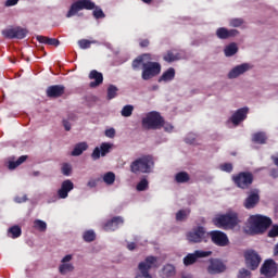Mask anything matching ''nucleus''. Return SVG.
Returning a JSON list of instances; mask_svg holds the SVG:
<instances>
[{
  "label": "nucleus",
  "mask_w": 278,
  "mask_h": 278,
  "mask_svg": "<svg viewBox=\"0 0 278 278\" xmlns=\"http://www.w3.org/2000/svg\"><path fill=\"white\" fill-rule=\"evenodd\" d=\"M271 160H273V162H274L275 166H277V167H278V157H277V156H275V155H271Z\"/></svg>",
  "instance_id": "obj_60"
},
{
  "label": "nucleus",
  "mask_w": 278,
  "mask_h": 278,
  "mask_svg": "<svg viewBox=\"0 0 278 278\" xmlns=\"http://www.w3.org/2000/svg\"><path fill=\"white\" fill-rule=\"evenodd\" d=\"M213 225L218 229H233L238 225V214L227 213L213 218Z\"/></svg>",
  "instance_id": "obj_5"
},
{
  "label": "nucleus",
  "mask_w": 278,
  "mask_h": 278,
  "mask_svg": "<svg viewBox=\"0 0 278 278\" xmlns=\"http://www.w3.org/2000/svg\"><path fill=\"white\" fill-rule=\"evenodd\" d=\"M273 225V219L264 215H252L248 219V226L245 229L247 233L250 236H257L264 233L268 227Z\"/></svg>",
  "instance_id": "obj_2"
},
{
  "label": "nucleus",
  "mask_w": 278,
  "mask_h": 278,
  "mask_svg": "<svg viewBox=\"0 0 278 278\" xmlns=\"http://www.w3.org/2000/svg\"><path fill=\"white\" fill-rule=\"evenodd\" d=\"M75 188V185L71 180H64L61 185V188L58 190L59 199H66L68 197V192Z\"/></svg>",
  "instance_id": "obj_20"
},
{
  "label": "nucleus",
  "mask_w": 278,
  "mask_h": 278,
  "mask_svg": "<svg viewBox=\"0 0 278 278\" xmlns=\"http://www.w3.org/2000/svg\"><path fill=\"white\" fill-rule=\"evenodd\" d=\"M34 228L38 229V231H47V223L42 219H35Z\"/></svg>",
  "instance_id": "obj_43"
},
{
  "label": "nucleus",
  "mask_w": 278,
  "mask_h": 278,
  "mask_svg": "<svg viewBox=\"0 0 278 278\" xmlns=\"http://www.w3.org/2000/svg\"><path fill=\"white\" fill-rule=\"evenodd\" d=\"M111 149H112V146L110 143L108 142L101 143L100 148L96 147L93 149V152L91 153V160L97 162V160H100L101 157H105V155L110 153Z\"/></svg>",
  "instance_id": "obj_16"
},
{
  "label": "nucleus",
  "mask_w": 278,
  "mask_h": 278,
  "mask_svg": "<svg viewBox=\"0 0 278 278\" xmlns=\"http://www.w3.org/2000/svg\"><path fill=\"white\" fill-rule=\"evenodd\" d=\"M71 260H73V255L67 254L62 258V264H67L66 262H71Z\"/></svg>",
  "instance_id": "obj_53"
},
{
  "label": "nucleus",
  "mask_w": 278,
  "mask_h": 278,
  "mask_svg": "<svg viewBox=\"0 0 278 278\" xmlns=\"http://www.w3.org/2000/svg\"><path fill=\"white\" fill-rule=\"evenodd\" d=\"M220 170L224 173H232L233 172V164L231 163H224L219 166Z\"/></svg>",
  "instance_id": "obj_46"
},
{
  "label": "nucleus",
  "mask_w": 278,
  "mask_h": 278,
  "mask_svg": "<svg viewBox=\"0 0 278 278\" xmlns=\"http://www.w3.org/2000/svg\"><path fill=\"white\" fill-rule=\"evenodd\" d=\"M136 188H137L138 192H144V190H149V180H147V178H142L137 184Z\"/></svg>",
  "instance_id": "obj_42"
},
{
  "label": "nucleus",
  "mask_w": 278,
  "mask_h": 278,
  "mask_svg": "<svg viewBox=\"0 0 278 278\" xmlns=\"http://www.w3.org/2000/svg\"><path fill=\"white\" fill-rule=\"evenodd\" d=\"M227 270V266L223 261L219 258H211L210 260V265L207 267V273L210 275H220V273H225Z\"/></svg>",
  "instance_id": "obj_15"
},
{
  "label": "nucleus",
  "mask_w": 278,
  "mask_h": 278,
  "mask_svg": "<svg viewBox=\"0 0 278 278\" xmlns=\"http://www.w3.org/2000/svg\"><path fill=\"white\" fill-rule=\"evenodd\" d=\"M63 126L65 128V131H71V123L68 121L64 119Z\"/></svg>",
  "instance_id": "obj_54"
},
{
  "label": "nucleus",
  "mask_w": 278,
  "mask_h": 278,
  "mask_svg": "<svg viewBox=\"0 0 278 278\" xmlns=\"http://www.w3.org/2000/svg\"><path fill=\"white\" fill-rule=\"evenodd\" d=\"M182 278H192L191 276H182Z\"/></svg>",
  "instance_id": "obj_63"
},
{
  "label": "nucleus",
  "mask_w": 278,
  "mask_h": 278,
  "mask_svg": "<svg viewBox=\"0 0 278 278\" xmlns=\"http://www.w3.org/2000/svg\"><path fill=\"white\" fill-rule=\"evenodd\" d=\"M151 60H153V58L150 53H143L137 56L131 63L132 70L140 71V66H142V64H147V62H151Z\"/></svg>",
  "instance_id": "obj_21"
},
{
  "label": "nucleus",
  "mask_w": 278,
  "mask_h": 278,
  "mask_svg": "<svg viewBox=\"0 0 278 278\" xmlns=\"http://www.w3.org/2000/svg\"><path fill=\"white\" fill-rule=\"evenodd\" d=\"M247 71H251V64L243 63L241 65H237L228 73V78L236 79L237 77H240V75H244Z\"/></svg>",
  "instance_id": "obj_18"
},
{
  "label": "nucleus",
  "mask_w": 278,
  "mask_h": 278,
  "mask_svg": "<svg viewBox=\"0 0 278 278\" xmlns=\"http://www.w3.org/2000/svg\"><path fill=\"white\" fill-rule=\"evenodd\" d=\"M260 203V193L257 192H252L244 201V207L247 210H253L255 205Z\"/></svg>",
  "instance_id": "obj_24"
},
{
  "label": "nucleus",
  "mask_w": 278,
  "mask_h": 278,
  "mask_svg": "<svg viewBox=\"0 0 278 278\" xmlns=\"http://www.w3.org/2000/svg\"><path fill=\"white\" fill-rule=\"evenodd\" d=\"M8 233L10 238L16 239L21 238L23 230L18 226H12L11 228H9Z\"/></svg>",
  "instance_id": "obj_34"
},
{
  "label": "nucleus",
  "mask_w": 278,
  "mask_h": 278,
  "mask_svg": "<svg viewBox=\"0 0 278 278\" xmlns=\"http://www.w3.org/2000/svg\"><path fill=\"white\" fill-rule=\"evenodd\" d=\"M66 87L64 85H52L47 88L46 94L49 99H60L64 94Z\"/></svg>",
  "instance_id": "obj_17"
},
{
  "label": "nucleus",
  "mask_w": 278,
  "mask_h": 278,
  "mask_svg": "<svg viewBox=\"0 0 278 278\" xmlns=\"http://www.w3.org/2000/svg\"><path fill=\"white\" fill-rule=\"evenodd\" d=\"M278 273V266L277 263L273 260H266L264 264L261 267V275H264L265 277H276Z\"/></svg>",
  "instance_id": "obj_13"
},
{
  "label": "nucleus",
  "mask_w": 278,
  "mask_h": 278,
  "mask_svg": "<svg viewBox=\"0 0 278 278\" xmlns=\"http://www.w3.org/2000/svg\"><path fill=\"white\" fill-rule=\"evenodd\" d=\"M18 3V0H7L5 1V7L7 8H12L13 5H16Z\"/></svg>",
  "instance_id": "obj_51"
},
{
  "label": "nucleus",
  "mask_w": 278,
  "mask_h": 278,
  "mask_svg": "<svg viewBox=\"0 0 278 278\" xmlns=\"http://www.w3.org/2000/svg\"><path fill=\"white\" fill-rule=\"evenodd\" d=\"M36 40L41 45H49L50 47H60V40L55 38H49L42 35H38Z\"/></svg>",
  "instance_id": "obj_26"
},
{
  "label": "nucleus",
  "mask_w": 278,
  "mask_h": 278,
  "mask_svg": "<svg viewBox=\"0 0 278 278\" xmlns=\"http://www.w3.org/2000/svg\"><path fill=\"white\" fill-rule=\"evenodd\" d=\"M91 45H97V40L80 39L78 46L80 49H90Z\"/></svg>",
  "instance_id": "obj_41"
},
{
  "label": "nucleus",
  "mask_w": 278,
  "mask_h": 278,
  "mask_svg": "<svg viewBox=\"0 0 278 278\" xmlns=\"http://www.w3.org/2000/svg\"><path fill=\"white\" fill-rule=\"evenodd\" d=\"M240 31L238 29H227L226 27H219L216 30V36L219 38V40H227L229 38H233L238 36Z\"/></svg>",
  "instance_id": "obj_19"
},
{
  "label": "nucleus",
  "mask_w": 278,
  "mask_h": 278,
  "mask_svg": "<svg viewBox=\"0 0 278 278\" xmlns=\"http://www.w3.org/2000/svg\"><path fill=\"white\" fill-rule=\"evenodd\" d=\"M249 114V108L239 109L230 118L233 125H240L242 121L247 119V115Z\"/></svg>",
  "instance_id": "obj_22"
},
{
  "label": "nucleus",
  "mask_w": 278,
  "mask_h": 278,
  "mask_svg": "<svg viewBox=\"0 0 278 278\" xmlns=\"http://www.w3.org/2000/svg\"><path fill=\"white\" fill-rule=\"evenodd\" d=\"M154 164L153 156H141L130 163V173H134V175H140V173H151V168H153Z\"/></svg>",
  "instance_id": "obj_3"
},
{
  "label": "nucleus",
  "mask_w": 278,
  "mask_h": 278,
  "mask_svg": "<svg viewBox=\"0 0 278 278\" xmlns=\"http://www.w3.org/2000/svg\"><path fill=\"white\" fill-rule=\"evenodd\" d=\"M83 240L85 242H94V240H97V233H94L93 230H87L83 235Z\"/></svg>",
  "instance_id": "obj_39"
},
{
  "label": "nucleus",
  "mask_w": 278,
  "mask_h": 278,
  "mask_svg": "<svg viewBox=\"0 0 278 278\" xmlns=\"http://www.w3.org/2000/svg\"><path fill=\"white\" fill-rule=\"evenodd\" d=\"M2 36L4 38H8L9 40H23L24 38H27V34L29 31L26 28L16 26V27H11V28H5L1 31Z\"/></svg>",
  "instance_id": "obj_10"
},
{
  "label": "nucleus",
  "mask_w": 278,
  "mask_h": 278,
  "mask_svg": "<svg viewBox=\"0 0 278 278\" xmlns=\"http://www.w3.org/2000/svg\"><path fill=\"white\" fill-rule=\"evenodd\" d=\"M59 270L61 275H66V273H73L75 270V266L71 263H63L60 265Z\"/></svg>",
  "instance_id": "obj_35"
},
{
  "label": "nucleus",
  "mask_w": 278,
  "mask_h": 278,
  "mask_svg": "<svg viewBox=\"0 0 278 278\" xmlns=\"http://www.w3.org/2000/svg\"><path fill=\"white\" fill-rule=\"evenodd\" d=\"M270 177H273L274 179L278 178V169L277 168H273L270 170Z\"/></svg>",
  "instance_id": "obj_55"
},
{
  "label": "nucleus",
  "mask_w": 278,
  "mask_h": 278,
  "mask_svg": "<svg viewBox=\"0 0 278 278\" xmlns=\"http://www.w3.org/2000/svg\"><path fill=\"white\" fill-rule=\"evenodd\" d=\"M247 277H251V271L247 268H242L238 274V278H247Z\"/></svg>",
  "instance_id": "obj_49"
},
{
  "label": "nucleus",
  "mask_w": 278,
  "mask_h": 278,
  "mask_svg": "<svg viewBox=\"0 0 278 278\" xmlns=\"http://www.w3.org/2000/svg\"><path fill=\"white\" fill-rule=\"evenodd\" d=\"M173 79H175V70L173 67H169L159 78V83H162V81H173Z\"/></svg>",
  "instance_id": "obj_28"
},
{
  "label": "nucleus",
  "mask_w": 278,
  "mask_h": 278,
  "mask_svg": "<svg viewBox=\"0 0 278 278\" xmlns=\"http://www.w3.org/2000/svg\"><path fill=\"white\" fill-rule=\"evenodd\" d=\"M141 125L143 129H162V127H164L165 122H164V117H162V115L156 112V111H152L149 112L146 117L142 118L141 121Z\"/></svg>",
  "instance_id": "obj_4"
},
{
  "label": "nucleus",
  "mask_w": 278,
  "mask_h": 278,
  "mask_svg": "<svg viewBox=\"0 0 278 278\" xmlns=\"http://www.w3.org/2000/svg\"><path fill=\"white\" fill-rule=\"evenodd\" d=\"M188 216H190V210H180L176 213V220H178V223H181L186 220Z\"/></svg>",
  "instance_id": "obj_38"
},
{
  "label": "nucleus",
  "mask_w": 278,
  "mask_h": 278,
  "mask_svg": "<svg viewBox=\"0 0 278 278\" xmlns=\"http://www.w3.org/2000/svg\"><path fill=\"white\" fill-rule=\"evenodd\" d=\"M116 94H118V88L114 85H110L106 90V99L112 101V99H116Z\"/></svg>",
  "instance_id": "obj_33"
},
{
  "label": "nucleus",
  "mask_w": 278,
  "mask_h": 278,
  "mask_svg": "<svg viewBox=\"0 0 278 278\" xmlns=\"http://www.w3.org/2000/svg\"><path fill=\"white\" fill-rule=\"evenodd\" d=\"M87 186L89 188H97V180H94V179L89 180Z\"/></svg>",
  "instance_id": "obj_56"
},
{
  "label": "nucleus",
  "mask_w": 278,
  "mask_h": 278,
  "mask_svg": "<svg viewBox=\"0 0 278 278\" xmlns=\"http://www.w3.org/2000/svg\"><path fill=\"white\" fill-rule=\"evenodd\" d=\"M84 151H88V143L86 142H79L74 147V150L72 151V155L74 157H77L84 153Z\"/></svg>",
  "instance_id": "obj_29"
},
{
  "label": "nucleus",
  "mask_w": 278,
  "mask_h": 278,
  "mask_svg": "<svg viewBox=\"0 0 278 278\" xmlns=\"http://www.w3.org/2000/svg\"><path fill=\"white\" fill-rule=\"evenodd\" d=\"M81 10H93L92 16L93 18H96V21L105 18V13L103 12V9L92 2V0H78L76 2H73L66 13V18H72V16H76V14L81 12Z\"/></svg>",
  "instance_id": "obj_1"
},
{
  "label": "nucleus",
  "mask_w": 278,
  "mask_h": 278,
  "mask_svg": "<svg viewBox=\"0 0 278 278\" xmlns=\"http://www.w3.org/2000/svg\"><path fill=\"white\" fill-rule=\"evenodd\" d=\"M155 262H157V258L155 256H148L144 261L140 262L138 265L139 273L136 275L135 278H153L149 270L153 268Z\"/></svg>",
  "instance_id": "obj_9"
},
{
  "label": "nucleus",
  "mask_w": 278,
  "mask_h": 278,
  "mask_svg": "<svg viewBox=\"0 0 278 278\" xmlns=\"http://www.w3.org/2000/svg\"><path fill=\"white\" fill-rule=\"evenodd\" d=\"M127 249H128V251H134V250H136V242H130V243H128V244H127Z\"/></svg>",
  "instance_id": "obj_58"
},
{
  "label": "nucleus",
  "mask_w": 278,
  "mask_h": 278,
  "mask_svg": "<svg viewBox=\"0 0 278 278\" xmlns=\"http://www.w3.org/2000/svg\"><path fill=\"white\" fill-rule=\"evenodd\" d=\"M268 136H266L264 131L254 132L252 135V142H254V144H266Z\"/></svg>",
  "instance_id": "obj_27"
},
{
  "label": "nucleus",
  "mask_w": 278,
  "mask_h": 278,
  "mask_svg": "<svg viewBox=\"0 0 278 278\" xmlns=\"http://www.w3.org/2000/svg\"><path fill=\"white\" fill-rule=\"evenodd\" d=\"M245 266L249 270H257L262 264V256L255 250H248L244 252Z\"/></svg>",
  "instance_id": "obj_11"
},
{
  "label": "nucleus",
  "mask_w": 278,
  "mask_h": 278,
  "mask_svg": "<svg viewBox=\"0 0 278 278\" xmlns=\"http://www.w3.org/2000/svg\"><path fill=\"white\" fill-rule=\"evenodd\" d=\"M207 238H210V232H207L203 226H198L187 232V240L191 244H201V242H207Z\"/></svg>",
  "instance_id": "obj_7"
},
{
  "label": "nucleus",
  "mask_w": 278,
  "mask_h": 278,
  "mask_svg": "<svg viewBox=\"0 0 278 278\" xmlns=\"http://www.w3.org/2000/svg\"><path fill=\"white\" fill-rule=\"evenodd\" d=\"M143 3L150 4L153 0H141Z\"/></svg>",
  "instance_id": "obj_62"
},
{
  "label": "nucleus",
  "mask_w": 278,
  "mask_h": 278,
  "mask_svg": "<svg viewBox=\"0 0 278 278\" xmlns=\"http://www.w3.org/2000/svg\"><path fill=\"white\" fill-rule=\"evenodd\" d=\"M208 236L216 247H229V237H227V233L220 230H213L208 232Z\"/></svg>",
  "instance_id": "obj_12"
},
{
  "label": "nucleus",
  "mask_w": 278,
  "mask_h": 278,
  "mask_svg": "<svg viewBox=\"0 0 278 278\" xmlns=\"http://www.w3.org/2000/svg\"><path fill=\"white\" fill-rule=\"evenodd\" d=\"M125 220L121 216H115L104 225V231H116L119 225H123Z\"/></svg>",
  "instance_id": "obj_23"
},
{
  "label": "nucleus",
  "mask_w": 278,
  "mask_h": 278,
  "mask_svg": "<svg viewBox=\"0 0 278 278\" xmlns=\"http://www.w3.org/2000/svg\"><path fill=\"white\" fill-rule=\"evenodd\" d=\"M175 181L177 184H188L190 181V175L188 172H179L175 175Z\"/></svg>",
  "instance_id": "obj_30"
},
{
  "label": "nucleus",
  "mask_w": 278,
  "mask_h": 278,
  "mask_svg": "<svg viewBox=\"0 0 278 278\" xmlns=\"http://www.w3.org/2000/svg\"><path fill=\"white\" fill-rule=\"evenodd\" d=\"M210 255H212V251L197 250V251H194V253H190L184 258V264H185V266H192V264H195V262L199 258L210 257Z\"/></svg>",
  "instance_id": "obj_14"
},
{
  "label": "nucleus",
  "mask_w": 278,
  "mask_h": 278,
  "mask_svg": "<svg viewBox=\"0 0 278 278\" xmlns=\"http://www.w3.org/2000/svg\"><path fill=\"white\" fill-rule=\"evenodd\" d=\"M179 53H174L173 51H167L166 54L163 56V60L165 62H177V60H179Z\"/></svg>",
  "instance_id": "obj_36"
},
{
  "label": "nucleus",
  "mask_w": 278,
  "mask_h": 278,
  "mask_svg": "<svg viewBox=\"0 0 278 278\" xmlns=\"http://www.w3.org/2000/svg\"><path fill=\"white\" fill-rule=\"evenodd\" d=\"M27 155L20 156L16 161H10L9 162V169L14 170V168H18L21 164H24V162H27Z\"/></svg>",
  "instance_id": "obj_31"
},
{
  "label": "nucleus",
  "mask_w": 278,
  "mask_h": 278,
  "mask_svg": "<svg viewBox=\"0 0 278 278\" xmlns=\"http://www.w3.org/2000/svg\"><path fill=\"white\" fill-rule=\"evenodd\" d=\"M224 52L226 58H231L238 53V46L236 43H230L225 48Z\"/></svg>",
  "instance_id": "obj_32"
},
{
  "label": "nucleus",
  "mask_w": 278,
  "mask_h": 278,
  "mask_svg": "<svg viewBox=\"0 0 278 278\" xmlns=\"http://www.w3.org/2000/svg\"><path fill=\"white\" fill-rule=\"evenodd\" d=\"M267 236L268 238H278V225L273 226Z\"/></svg>",
  "instance_id": "obj_48"
},
{
  "label": "nucleus",
  "mask_w": 278,
  "mask_h": 278,
  "mask_svg": "<svg viewBox=\"0 0 278 278\" xmlns=\"http://www.w3.org/2000/svg\"><path fill=\"white\" fill-rule=\"evenodd\" d=\"M163 271L166 275V277H173V275H175V267L173 265H166L163 268Z\"/></svg>",
  "instance_id": "obj_47"
},
{
  "label": "nucleus",
  "mask_w": 278,
  "mask_h": 278,
  "mask_svg": "<svg viewBox=\"0 0 278 278\" xmlns=\"http://www.w3.org/2000/svg\"><path fill=\"white\" fill-rule=\"evenodd\" d=\"M253 179L254 177L251 172H240L232 176L233 184L237 188H241V190H248V188H251Z\"/></svg>",
  "instance_id": "obj_8"
},
{
  "label": "nucleus",
  "mask_w": 278,
  "mask_h": 278,
  "mask_svg": "<svg viewBox=\"0 0 278 278\" xmlns=\"http://www.w3.org/2000/svg\"><path fill=\"white\" fill-rule=\"evenodd\" d=\"M139 45H140V47H141L142 49H144V48L149 47L150 41H149V39H142V40L139 42Z\"/></svg>",
  "instance_id": "obj_52"
},
{
  "label": "nucleus",
  "mask_w": 278,
  "mask_h": 278,
  "mask_svg": "<svg viewBox=\"0 0 278 278\" xmlns=\"http://www.w3.org/2000/svg\"><path fill=\"white\" fill-rule=\"evenodd\" d=\"M229 25L230 27H242V25H244V20L240 17L231 18Z\"/></svg>",
  "instance_id": "obj_45"
},
{
  "label": "nucleus",
  "mask_w": 278,
  "mask_h": 278,
  "mask_svg": "<svg viewBox=\"0 0 278 278\" xmlns=\"http://www.w3.org/2000/svg\"><path fill=\"white\" fill-rule=\"evenodd\" d=\"M122 116L129 118L134 114V105L127 104L121 111Z\"/></svg>",
  "instance_id": "obj_40"
},
{
  "label": "nucleus",
  "mask_w": 278,
  "mask_h": 278,
  "mask_svg": "<svg viewBox=\"0 0 278 278\" xmlns=\"http://www.w3.org/2000/svg\"><path fill=\"white\" fill-rule=\"evenodd\" d=\"M106 138H114L116 136V130L114 128H109L105 130Z\"/></svg>",
  "instance_id": "obj_50"
},
{
  "label": "nucleus",
  "mask_w": 278,
  "mask_h": 278,
  "mask_svg": "<svg viewBox=\"0 0 278 278\" xmlns=\"http://www.w3.org/2000/svg\"><path fill=\"white\" fill-rule=\"evenodd\" d=\"M103 181L108 186H112V184H114V181H116V175L114 174V172H109V173L104 174Z\"/></svg>",
  "instance_id": "obj_37"
},
{
  "label": "nucleus",
  "mask_w": 278,
  "mask_h": 278,
  "mask_svg": "<svg viewBox=\"0 0 278 278\" xmlns=\"http://www.w3.org/2000/svg\"><path fill=\"white\" fill-rule=\"evenodd\" d=\"M185 142H187V144H193L194 143V138H192V139L186 138Z\"/></svg>",
  "instance_id": "obj_59"
},
{
  "label": "nucleus",
  "mask_w": 278,
  "mask_h": 278,
  "mask_svg": "<svg viewBox=\"0 0 278 278\" xmlns=\"http://www.w3.org/2000/svg\"><path fill=\"white\" fill-rule=\"evenodd\" d=\"M165 131H173V126L170 125L168 127L165 126Z\"/></svg>",
  "instance_id": "obj_61"
},
{
  "label": "nucleus",
  "mask_w": 278,
  "mask_h": 278,
  "mask_svg": "<svg viewBox=\"0 0 278 278\" xmlns=\"http://www.w3.org/2000/svg\"><path fill=\"white\" fill-rule=\"evenodd\" d=\"M61 173L65 177H70L71 173H73V167L68 163H64L61 167Z\"/></svg>",
  "instance_id": "obj_44"
},
{
  "label": "nucleus",
  "mask_w": 278,
  "mask_h": 278,
  "mask_svg": "<svg viewBox=\"0 0 278 278\" xmlns=\"http://www.w3.org/2000/svg\"><path fill=\"white\" fill-rule=\"evenodd\" d=\"M141 79L149 81L162 73V65L157 62L148 61L141 64Z\"/></svg>",
  "instance_id": "obj_6"
},
{
  "label": "nucleus",
  "mask_w": 278,
  "mask_h": 278,
  "mask_svg": "<svg viewBox=\"0 0 278 278\" xmlns=\"http://www.w3.org/2000/svg\"><path fill=\"white\" fill-rule=\"evenodd\" d=\"M25 201H27V197L26 195H24L23 198H15V202L16 203H25Z\"/></svg>",
  "instance_id": "obj_57"
},
{
  "label": "nucleus",
  "mask_w": 278,
  "mask_h": 278,
  "mask_svg": "<svg viewBox=\"0 0 278 278\" xmlns=\"http://www.w3.org/2000/svg\"><path fill=\"white\" fill-rule=\"evenodd\" d=\"M89 79H94L89 84L90 88H97V86H101L103 84V74L99 73L97 70H93L89 74Z\"/></svg>",
  "instance_id": "obj_25"
}]
</instances>
